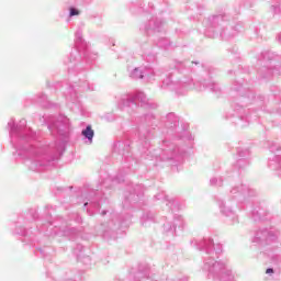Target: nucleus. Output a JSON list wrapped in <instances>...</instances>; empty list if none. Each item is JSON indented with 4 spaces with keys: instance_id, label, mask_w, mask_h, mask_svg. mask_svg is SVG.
I'll list each match as a JSON object with an SVG mask.
<instances>
[{
    "instance_id": "e433bc0d",
    "label": "nucleus",
    "mask_w": 281,
    "mask_h": 281,
    "mask_svg": "<svg viewBox=\"0 0 281 281\" xmlns=\"http://www.w3.org/2000/svg\"><path fill=\"white\" fill-rule=\"evenodd\" d=\"M205 10V5L201 4L195 8V14H201Z\"/></svg>"
},
{
    "instance_id": "c85d7f7f",
    "label": "nucleus",
    "mask_w": 281,
    "mask_h": 281,
    "mask_svg": "<svg viewBox=\"0 0 281 281\" xmlns=\"http://www.w3.org/2000/svg\"><path fill=\"white\" fill-rule=\"evenodd\" d=\"M223 177L224 176H214L210 179V186L214 188H221L223 186Z\"/></svg>"
},
{
    "instance_id": "bb28decb",
    "label": "nucleus",
    "mask_w": 281,
    "mask_h": 281,
    "mask_svg": "<svg viewBox=\"0 0 281 281\" xmlns=\"http://www.w3.org/2000/svg\"><path fill=\"white\" fill-rule=\"evenodd\" d=\"M204 89H210L212 93H218L221 91V86L216 83L214 80H205L203 85Z\"/></svg>"
},
{
    "instance_id": "6ab92c4d",
    "label": "nucleus",
    "mask_w": 281,
    "mask_h": 281,
    "mask_svg": "<svg viewBox=\"0 0 281 281\" xmlns=\"http://www.w3.org/2000/svg\"><path fill=\"white\" fill-rule=\"evenodd\" d=\"M237 155H238V160L236 162V166L238 168H246V166H249V155H250V151L248 148H238L237 149Z\"/></svg>"
},
{
    "instance_id": "9d476101",
    "label": "nucleus",
    "mask_w": 281,
    "mask_h": 281,
    "mask_svg": "<svg viewBox=\"0 0 281 281\" xmlns=\"http://www.w3.org/2000/svg\"><path fill=\"white\" fill-rule=\"evenodd\" d=\"M48 130L52 135H60L64 139L69 135V131H71V122L65 115H59L57 120L50 124H48Z\"/></svg>"
},
{
    "instance_id": "6e6d98bb",
    "label": "nucleus",
    "mask_w": 281,
    "mask_h": 281,
    "mask_svg": "<svg viewBox=\"0 0 281 281\" xmlns=\"http://www.w3.org/2000/svg\"><path fill=\"white\" fill-rule=\"evenodd\" d=\"M86 260H91L89 257H86Z\"/></svg>"
},
{
    "instance_id": "4468645a",
    "label": "nucleus",
    "mask_w": 281,
    "mask_h": 281,
    "mask_svg": "<svg viewBox=\"0 0 281 281\" xmlns=\"http://www.w3.org/2000/svg\"><path fill=\"white\" fill-rule=\"evenodd\" d=\"M183 227H186V221L183 220V216L176 214L173 215L172 221H167L164 224L162 229L165 234L175 236V232H177V229H183Z\"/></svg>"
},
{
    "instance_id": "de8ad7c7",
    "label": "nucleus",
    "mask_w": 281,
    "mask_h": 281,
    "mask_svg": "<svg viewBox=\"0 0 281 281\" xmlns=\"http://www.w3.org/2000/svg\"><path fill=\"white\" fill-rule=\"evenodd\" d=\"M106 181H111V179H106L105 181L102 182L103 186H106Z\"/></svg>"
},
{
    "instance_id": "6e6552de",
    "label": "nucleus",
    "mask_w": 281,
    "mask_h": 281,
    "mask_svg": "<svg viewBox=\"0 0 281 281\" xmlns=\"http://www.w3.org/2000/svg\"><path fill=\"white\" fill-rule=\"evenodd\" d=\"M137 102L140 103V106H151L150 100H148L146 94L142 91L123 95L120 99L117 106L121 109V111H128L130 106H137Z\"/></svg>"
},
{
    "instance_id": "58836bf2",
    "label": "nucleus",
    "mask_w": 281,
    "mask_h": 281,
    "mask_svg": "<svg viewBox=\"0 0 281 281\" xmlns=\"http://www.w3.org/2000/svg\"><path fill=\"white\" fill-rule=\"evenodd\" d=\"M269 54H271V53H269V52L262 53L263 60H271V57H269Z\"/></svg>"
},
{
    "instance_id": "f03ea898",
    "label": "nucleus",
    "mask_w": 281,
    "mask_h": 281,
    "mask_svg": "<svg viewBox=\"0 0 281 281\" xmlns=\"http://www.w3.org/2000/svg\"><path fill=\"white\" fill-rule=\"evenodd\" d=\"M191 245L196 247L200 251H204L203 256V267L202 271L206 273L207 278H213V280L218 281H236V274L229 266L227 260H214V254L218 255L223 252V246L217 244L214 245V239L204 238V239H193Z\"/></svg>"
},
{
    "instance_id": "f704fd0d",
    "label": "nucleus",
    "mask_w": 281,
    "mask_h": 281,
    "mask_svg": "<svg viewBox=\"0 0 281 281\" xmlns=\"http://www.w3.org/2000/svg\"><path fill=\"white\" fill-rule=\"evenodd\" d=\"M273 76H281V66L269 70Z\"/></svg>"
},
{
    "instance_id": "09e8293b",
    "label": "nucleus",
    "mask_w": 281,
    "mask_h": 281,
    "mask_svg": "<svg viewBox=\"0 0 281 281\" xmlns=\"http://www.w3.org/2000/svg\"><path fill=\"white\" fill-rule=\"evenodd\" d=\"M40 254H42V256H45V250L40 249Z\"/></svg>"
},
{
    "instance_id": "5fc2aeb1",
    "label": "nucleus",
    "mask_w": 281,
    "mask_h": 281,
    "mask_svg": "<svg viewBox=\"0 0 281 281\" xmlns=\"http://www.w3.org/2000/svg\"><path fill=\"white\" fill-rule=\"evenodd\" d=\"M279 262H281V257H278Z\"/></svg>"
},
{
    "instance_id": "2eb2a0df",
    "label": "nucleus",
    "mask_w": 281,
    "mask_h": 281,
    "mask_svg": "<svg viewBox=\"0 0 281 281\" xmlns=\"http://www.w3.org/2000/svg\"><path fill=\"white\" fill-rule=\"evenodd\" d=\"M76 89H81V91H94L93 85L89 83L87 80H79V83H75L68 88V95L66 100L69 102H76L78 100V94Z\"/></svg>"
},
{
    "instance_id": "a18cd8bd",
    "label": "nucleus",
    "mask_w": 281,
    "mask_h": 281,
    "mask_svg": "<svg viewBox=\"0 0 281 281\" xmlns=\"http://www.w3.org/2000/svg\"><path fill=\"white\" fill-rule=\"evenodd\" d=\"M277 38H278V42L281 44V33H279Z\"/></svg>"
},
{
    "instance_id": "f257e3e1",
    "label": "nucleus",
    "mask_w": 281,
    "mask_h": 281,
    "mask_svg": "<svg viewBox=\"0 0 281 281\" xmlns=\"http://www.w3.org/2000/svg\"><path fill=\"white\" fill-rule=\"evenodd\" d=\"M8 128L18 157L33 172H43L54 168L65 153V139L49 144L38 140V135L27 126L25 119L20 120L19 123L11 119L8 122Z\"/></svg>"
},
{
    "instance_id": "7c9ffc66",
    "label": "nucleus",
    "mask_w": 281,
    "mask_h": 281,
    "mask_svg": "<svg viewBox=\"0 0 281 281\" xmlns=\"http://www.w3.org/2000/svg\"><path fill=\"white\" fill-rule=\"evenodd\" d=\"M158 47H164L165 49H168V46L170 45V41L167 38H160L157 43Z\"/></svg>"
},
{
    "instance_id": "7ed1b4c3",
    "label": "nucleus",
    "mask_w": 281,
    "mask_h": 281,
    "mask_svg": "<svg viewBox=\"0 0 281 281\" xmlns=\"http://www.w3.org/2000/svg\"><path fill=\"white\" fill-rule=\"evenodd\" d=\"M139 150L144 159L153 161H183L186 150L179 148V146L170 140H162L158 149H153L148 136L139 135Z\"/></svg>"
},
{
    "instance_id": "a878e982",
    "label": "nucleus",
    "mask_w": 281,
    "mask_h": 281,
    "mask_svg": "<svg viewBox=\"0 0 281 281\" xmlns=\"http://www.w3.org/2000/svg\"><path fill=\"white\" fill-rule=\"evenodd\" d=\"M179 137L182 142H187V148H192V146H194V137H192L190 132L184 130Z\"/></svg>"
},
{
    "instance_id": "1a4fd4ad",
    "label": "nucleus",
    "mask_w": 281,
    "mask_h": 281,
    "mask_svg": "<svg viewBox=\"0 0 281 281\" xmlns=\"http://www.w3.org/2000/svg\"><path fill=\"white\" fill-rule=\"evenodd\" d=\"M82 196L86 199L83 206H89L87 212L90 216H93L95 213L100 212V209L106 203V200L100 199V195H98V192L94 190L83 193Z\"/></svg>"
},
{
    "instance_id": "8fccbe9b",
    "label": "nucleus",
    "mask_w": 281,
    "mask_h": 281,
    "mask_svg": "<svg viewBox=\"0 0 281 281\" xmlns=\"http://www.w3.org/2000/svg\"><path fill=\"white\" fill-rule=\"evenodd\" d=\"M156 199L159 201L161 200V195H156Z\"/></svg>"
},
{
    "instance_id": "0eeeda50",
    "label": "nucleus",
    "mask_w": 281,
    "mask_h": 281,
    "mask_svg": "<svg viewBox=\"0 0 281 281\" xmlns=\"http://www.w3.org/2000/svg\"><path fill=\"white\" fill-rule=\"evenodd\" d=\"M40 232H45L47 236H53V234H55L57 236H66L67 238H74L76 234H78V231L69 227V224L61 217L55 221L54 224H52V222L43 224Z\"/></svg>"
},
{
    "instance_id": "473e14b6",
    "label": "nucleus",
    "mask_w": 281,
    "mask_h": 281,
    "mask_svg": "<svg viewBox=\"0 0 281 281\" xmlns=\"http://www.w3.org/2000/svg\"><path fill=\"white\" fill-rule=\"evenodd\" d=\"M69 16H80V10L76 9L75 7H71L69 9Z\"/></svg>"
},
{
    "instance_id": "dca6fc26",
    "label": "nucleus",
    "mask_w": 281,
    "mask_h": 281,
    "mask_svg": "<svg viewBox=\"0 0 281 281\" xmlns=\"http://www.w3.org/2000/svg\"><path fill=\"white\" fill-rule=\"evenodd\" d=\"M218 207L221 214L224 216L225 223L228 225H236L238 223V215L226 202L218 201Z\"/></svg>"
},
{
    "instance_id": "39448f33",
    "label": "nucleus",
    "mask_w": 281,
    "mask_h": 281,
    "mask_svg": "<svg viewBox=\"0 0 281 281\" xmlns=\"http://www.w3.org/2000/svg\"><path fill=\"white\" fill-rule=\"evenodd\" d=\"M85 31V22L78 24V29L75 32V47L69 56L64 59V65H66L68 72L71 74L74 69L80 63L82 56L89 59V44L82 37V32Z\"/></svg>"
},
{
    "instance_id": "49530a36",
    "label": "nucleus",
    "mask_w": 281,
    "mask_h": 281,
    "mask_svg": "<svg viewBox=\"0 0 281 281\" xmlns=\"http://www.w3.org/2000/svg\"><path fill=\"white\" fill-rule=\"evenodd\" d=\"M106 210H102L101 215L104 216L106 214Z\"/></svg>"
},
{
    "instance_id": "f8f14e48",
    "label": "nucleus",
    "mask_w": 281,
    "mask_h": 281,
    "mask_svg": "<svg viewBox=\"0 0 281 281\" xmlns=\"http://www.w3.org/2000/svg\"><path fill=\"white\" fill-rule=\"evenodd\" d=\"M157 76H161V71H155L153 68L136 67L130 71L132 80H145V82H155Z\"/></svg>"
},
{
    "instance_id": "13d9d810",
    "label": "nucleus",
    "mask_w": 281,
    "mask_h": 281,
    "mask_svg": "<svg viewBox=\"0 0 281 281\" xmlns=\"http://www.w3.org/2000/svg\"><path fill=\"white\" fill-rule=\"evenodd\" d=\"M103 236H106V232L103 233Z\"/></svg>"
},
{
    "instance_id": "4be33fe9",
    "label": "nucleus",
    "mask_w": 281,
    "mask_h": 281,
    "mask_svg": "<svg viewBox=\"0 0 281 281\" xmlns=\"http://www.w3.org/2000/svg\"><path fill=\"white\" fill-rule=\"evenodd\" d=\"M81 135L86 140V144H93L95 132L91 128V125H87L86 128L81 131Z\"/></svg>"
},
{
    "instance_id": "4d7b16f0",
    "label": "nucleus",
    "mask_w": 281,
    "mask_h": 281,
    "mask_svg": "<svg viewBox=\"0 0 281 281\" xmlns=\"http://www.w3.org/2000/svg\"><path fill=\"white\" fill-rule=\"evenodd\" d=\"M120 225H122V222H119V227H120Z\"/></svg>"
},
{
    "instance_id": "864d4df0",
    "label": "nucleus",
    "mask_w": 281,
    "mask_h": 281,
    "mask_svg": "<svg viewBox=\"0 0 281 281\" xmlns=\"http://www.w3.org/2000/svg\"><path fill=\"white\" fill-rule=\"evenodd\" d=\"M113 181H119V182H120V179H119V178H115Z\"/></svg>"
},
{
    "instance_id": "bf43d9fd",
    "label": "nucleus",
    "mask_w": 281,
    "mask_h": 281,
    "mask_svg": "<svg viewBox=\"0 0 281 281\" xmlns=\"http://www.w3.org/2000/svg\"><path fill=\"white\" fill-rule=\"evenodd\" d=\"M78 260H80V255H78Z\"/></svg>"
},
{
    "instance_id": "412c9836",
    "label": "nucleus",
    "mask_w": 281,
    "mask_h": 281,
    "mask_svg": "<svg viewBox=\"0 0 281 281\" xmlns=\"http://www.w3.org/2000/svg\"><path fill=\"white\" fill-rule=\"evenodd\" d=\"M243 111H245L243 108L235 110L236 116H233L234 124H238L241 127L247 126V124L249 123L248 116L240 115Z\"/></svg>"
},
{
    "instance_id": "603ef678",
    "label": "nucleus",
    "mask_w": 281,
    "mask_h": 281,
    "mask_svg": "<svg viewBox=\"0 0 281 281\" xmlns=\"http://www.w3.org/2000/svg\"><path fill=\"white\" fill-rule=\"evenodd\" d=\"M229 119H232V116L227 115V116H226V120H229Z\"/></svg>"
},
{
    "instance_id": "f3484780",
    "label": "nucleus",
    "mask_w": 281,
    "mask_h": 281,
    "mask_svg": "<svg viewBox=\"0 0 281 281\" xmlns=\"http://www.w3.org/2000/svg\"><path fill=\"white\" fill-rule=\"evenodd\" d=\"M142 27H145V32H161L166 27V22L161 19L149 20L147 24H143Z\"/></svg>"
},
{
    "instance_id": "ea45409f",
    "label": "nucleus",
    "mask_w": 281,
    "mask_h": 281,
    "mask_svg": "<svg viewBox=\"0 0 281 281\" xmlns=\"http://www.w3.org/2000/svg\"><path fill=\"white\" fill-rule=\"evenodd\" d=\"M74 216H75L76 223H82V217L80 215L75 214Z\"/></svg>"
},
{
    "instance_id": "3c124183",
    "label": "nucleus",
    "mask_w": 281,
    "mask_h": 281,
    "mask_svg": "<svg viewBox=\"0 0 281 281\" xmlns=\"http://www.w3.org/2000/svg\"><path fill=\"white\" fill-rule=\"evenodd\" d=\"M233 89H234V91H239V89H238V88H236V87H235V88H233Z\"/></svg>"
},
{
    "instance_id": "9b49d317",
    "label": "nucleus",
    "mask_w": 281,
    "mask_h": 281,
    "mask_svg": "<svg viewBox=\"0 0 281 281\" xmlns=\"http://www.w3.org/2000/svg\"><path fill=\"white\" fill-rule=\"evenodd\" d=\"M252 196H256V190L249 188L247 184H237L231 190V198L237 203H245V201H251Z\"/></svg>"
},
{
    "instance_id": "aec40b11",
    "label": "nucleus",
    "mask_w": 281,
    "mask_h": 281,
    "mask_svg": "<svg viewBox=\"0 0 281 281\" xmlns=\"http://www.w3.org/2000/svg\"><path fill=\"white\" fill-rule=\"evenodd\" d=\"M144 194V187L142 184H136L134 188L133 193H130L128 196L125 199V205L126 203H135Z\"/></svg>"
},
{
    "instance_id": "2f4dec72",
    "label": "nucleus",
    "mask_w": 281,
    "mask_h": 281,
    "mask_svg": "<svg viewBox=\"0 0 281 281\" xmlns=\"http://www.w3.org/2000/svg\"><path fill=\"white\" fill-rule=\"evenodd\" d=\"M35 102H46L47 101V94L45 93H38L35 98H34Z\"/></svg>"
},
{
    "instance_id": "c03bdc74",
    "label": "nucleus",
    "mask_w": 281,
    "mask_h": 281,
    "mask_svg": "<svg viewBox=\"0 0 281 281\" xmlns=\"http://www.w3.org/2000/svg\"><path fill=\"white\" fill-rule=\"evenodd\" d=\"M266 273H273V268H268V269L266 270Z\"/></svg>"
},
{
    "instance_id": "79ce46f5",
    "label": "nucleus",
    "mask_w": 281,
    "mask_h": 281,
    "mask_svg": "<svg viewBox=\"0 0 281 281\" xmlns=\"http://www.w3.org/2000/svg\"><path fill=\"white\" fill-rule=\"evenodd\" d=\"M122 146H123L122 142H119V143L115 144V148H122Z\"/></svg>"
},
{
    "instance_id": "423d86ee",
    "label": "nucleus",
    "mask_w": 281,
    "mask_h": 281,
    "mask_svg": "<svg viewBox=\"0 0 281 281\" xmlns=\"http://www.w3.org/2000/svg\"><path fill=\"white\" fill-rule=\"evenodd\" d=\"M160 89H169L176 91L178 95H186L188 91L196 89V91H203V88L199 83H194L190 77L179 78V70L171 75H167L166 79L162 80Z\"/></svg>"
},
{
    "instance_id": "b1692460",
    "label": "nucleus",
    "mask_w": 281,
    "mask_h": 281,
    "mask_svg": "<svg viewBox=\"0 0 281 281\" xmlns=\"http://www.w3.org/2000/svg\"><path fill=\"white\" fill-rule=\"evenodd\" d=\"M268 215L269 213H267V210H265L263 207L252 210L254 221H267Z\"/></svg>"
},
{
    "instance_id": "ddd939ff",
    "label": "nucleus",
    "mask_w": 281,
    "mask_h": 281,
    "mask_svg": "<svg viewBox=\"0 0 281 281\" xmlns=\"http://www.w3.org/2000/svg\"><path fill=\"white\" fill-rule=\"evenodd\" d=\"M276 238H278V232L263 228L255 233L252 243L257 245H269V243H273Z\"/></svg>"
},
{
    "instance_id": "393cba45",
    "label": "nucleus",
    "mask_w": 281,
    "mask_h": 281,
    "mask_svg": "<svg viewBox=\"0 0 281 281\" xmlns=\"http://www.w3.org/2000/svg\"><path fill=\"white\" fill-rule=\"evenodd\" d=\"M268 166L272 170H278L279 175H281V156L277 155L272 159H269Z\"/></svg>"
},
{
    "instance_id": "5701e85b",
    "label": "nucleus",
    "mask_w": 281,
    "mask_h": 281,
    "mask_svg": "<svg viewBox=\"0 0 281 281\" xmlns=\"http://www.w3.org/2000/svg\"><path fill=\"white\" fill-rule=\"evenodd\" d=\"M178 125H179V117H177L175 113H169L166 116L165 126L167 128H177Z\"/></svg>"
},
{
    "instance_id": "a19ab883",
    "label": "nucleus",
    "mask_w": 281,
    "mask_h": 281,
    "mask_svg": "<svg viewBox=\"0 0 281 281\" xmlns=\"http://www.w3.org/2000/svg\"><path fill=\"white\" fill-rule=\"evenodd\" d=\"M274 8V13L278 14L279 12H281V4L273 7Z\"/></svg>"
},
{
    "instance_id": "c756f323",
    "label": "nucleus",
    "mask_w": 281,
    "mask_h": 281,
    "mask_svg": "<svg viewBox=\"0 0 281 281\" xmlns=\"http://www.w3.org/2000/svg\"><path fill=\"white\" fill-rule=\"evenodd\" d=\"M156 116L153 113H147L144 115V122L147 126H154L155 125Z\"/></svg>"
},
{
    "instance_id": "37998d69",
    "label": "nucleus",
    "mask_w": 281,
    "mask_h": 281,
    "mask_svg": "<svg viewBox=\"0 0 281 281\" xmlns=\"http://www.w3.org/2000/svg\"><path fill=\"white\" fill-rule=\"evenodd\" d=\"M186 66H188V64L180 63L178 66V69H181V67H186Z\"/></svg>"
},
{
    "instance_id": "20e7f679",
    "label": "nucleus",
    "mask_w": 281,
    "mask_h": 281,
    "mask_svg": "<svg viewBox=\"0 0 281 281\" xmlns=\"http://www.w3.org/2000/svg\"><path fill=\"white\" fill-rule=\"evenodd\" d=\"M245 30L243 22L234 24L227 21V15L218 14L212 15L206 21L205 36L209 38H216L220 36L223 41H229L234 36H238Z\"/></svg>"
},
{
    "instance_id": "4c0bfd02",
    "label": "nucleus",
    "mask_w": 281,
    "mask_h": 281,
    "mask_svg": "<svg viewBox=\"0 0 281 281\" xmlns=\"http://www.w3.org/2000/svg\"><path fill=\"white\" fill-rule=\"evenodd\" d=\"M276 150H280V146H278V144H272V145L270 146V151H271V153H276Z\"/></svg>"
},
{
    "instance_id": "c9c22d12",
    "label": "nucleus",
    "mask_w": 281,
    "mask_h": 281,
    "mask_svg": "<svg viewBox=\"0 0 281 281\" xmlns=\"http://www.w3.org/2000/svg\"><path fill=\"white\" fill-rule=\"evenodd\" d=\"M15 234L19 236H27V231H25L23 227H20V231H15Z\"/></svg>"
},
{
    "instance_id": "cd10ccee",
    "label": "nucleus",
    "mask_w": 281,
    "mask_h": 281,
    "mask_svg": "<svg viewBox=\"0 0 281 281\" xmlns=\"http://www.w3.org/2000/svg\"><path fill=\"white\" fill-rule=\"evenodd\" d=\"M140 223L145 227H148V225H150V223H155V213L147 212V213L143 214V216L140 218Z\"/></svg>"
},
{
    "instance_id": "a211bd4d",
    "label": "nucleus",
    "mask_w": 281,
    "mask_h": 281,
    "mask_svg": "<svg viewBox=\"0 0 281 281\" xmlns=\"http://www.w3.org/2000/svg\"><path fill=\"white\" fill-rule=\"evenodd\" d=\"M161 196H164L162 203H165L171 212H179V210H183L186 207V204H181L179 200H175L164 193H161Z\"/></svg>"
},
{
    "instance_id": "72a5a7b5",
    "label": "nucleus",
    "mask_w": 281,
    "mask_h": 281,
    "mask_svg": "<svg viewBox=\"0 0 281 281\" xmlns=\"http://www.w3.org/2000/svg\"><path fill=\"white\" fill-rule=\"evenodd\" d=\"M115 221H117V215L113 214L112 215V221L108 223V227L110 229H113V225H115Z\"/></svg>"
}]
</instances>
